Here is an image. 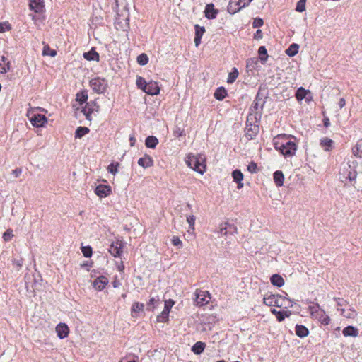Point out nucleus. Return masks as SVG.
<instances>
[{
	"label": "nucleus",
	"mask_w": 362,
	"mask_h": 362,
	"mask_svg": "<svg viewBox=\"0 0 362 362\" xmlns=\"http://www.w3.org/2000/svg\"><path fill=\"white\" fill-rule=\"evenodd\" d=\"M292 306L293 302L290 299L283 297L281 295H278L276 307L287 309Z\"/></svg>",
	"instance_id": "18"
},
{
	"label": "nucleus",
	"mask_w": 362,
	"mask_h": 362,
	"mask_svg": "<svg viewBox=\"0 0 362 362\" xmlns=\"http://www.w3.org/2000/svg\"><path fill=\"white\" fill-rule=\"evenodd\" d=\"M13 264L16 265L18 267H21L23 265V259H15L13 260Z\"/></svg>",
	"instance_id": "64"
},
{
	"label": "nucleus",
	"mask_w": 362,
	"mask_h": 362,
	"mask_svg": "<svg viewBox=\"0 0 362 362\" xmlns=\"http://www.w3.org/2000/svg\"><path fill=\"white\" fill-rule=\"evenodd\" d=\"M137 62L139 64H140L141 66H144V65L147 64L148 62V56L144 53L141 54L140 55H139L137 57Z\"/></svg>",
	"instance_id": "44"
},
{
	"label": "nucleus",
	"mask_w": 362,
	"mask_h": 362,
	"mask_svg": "<svg viewBox=\"0 0 362 362\" xmlns=\"http://www.w3.org/2000/svg\"><path fill=\"white\" fill-rule=\"evenodd\" d=\"M308 310L311 317L317 320L322 325H328L329 324V317L317 303L310 305Z\"/></svg>",
	"instance_id": "3"
},
{
	"label": "nucleus",
	"mask_w": 362,
	"mask_h": 362,
	"mask_svg": "<svg viewBox=\"0 0 362 362\" xmlns=\"http://www.w3.org/2000/svg\"><path fill=\"white\" fill-rule=\"evenodd\" d=\"M306 0H300L296 6V10L298 12H303L305 10Z\"/></svg>",
	"instance_id": "49"
},
{
	"label": "nucleus",
	"mask_w": 362,
	"mask_h": 362,
	"mask_svg": "<svg viewBox=\"0 0 362 362\" xmlns=\"http://www.w3.org/2000/svg\"><path fill=\"white\" fill-rule=\"evenodd\" d=\"M355 163L356 162H352L353 165L347 163L346 166H345L342 172H341V174L349 181H354L356 178V172L354 169H352V167L355 168Z\"/></svg>",
	"instance_id": "7"
},
{
	"label": "nucleus",
	"mask_w": 362,
	"mask_h": 362,
	"mask_svg": "<svg viewBox=\"0 0 362 362\" xmlns=\"http://www.w3.org/2000/svg\"><path fill=\"white\" fill-rule=\"evenodd\" d=\"M308 91L304 89L303 87H300L298 88L296 93V98L298 101H301L306 96Z\"/></svg>",
	"instance_id": "38"
},
{
	"label": "nucleus",
	"mask_w": 362,
	"mask_h": 362,
	"mask_svg": "<svg viewBox=\"0 0 362 362\" xmlns=\"http://www.w3.org/2000/svg\"><path fill=\"white\" fill-rule=\"evenodd\" d=\"M337 310H340L341 315L347 319H354L357 315L356 312L352 309L346 310L344 308H338Z\"/></svg>",
	"instance_id": "30"
},
{
	"label": "nucleus",
	"mask_w": 362,
	"mask_h": 362,
	"mask_svg": "<svg viewBox=\"0 0 362 362\" xmlns=\"http://www.w3.org/2000/svg\"><path fill=\"white\" fill-rule=\"evenodd\" d=\"M195 36L202 37L203 34L205 33V28L203 26H199V25H195Z\"/></svg>",
	"instance_id": "47"
},
{
	"label": "nucleus",
	"mask_w": 362,
	"mask_h": 362,
	"mask_svg": "<svg viewBox=\"0 0 362 362\" xmlns=\"http://www.w3.org/2000/svg\"><path fill=\"white\" fill-rule=\"evenodd\" d=\"M172 243L174 246L181 248L182 247V243L177 236H173L172 238Z\"/></svg>",
	"instance_id": "52"
},
{
	"label": "nucleus",
	"mask_w": 362,
	"mask_h": 362,
	"mask_svg": "<svg viewBox=\"0 0 362 362\" xmlns=\"http://www.w3.org/2000/svg\"><path fill=\"white\" fill-rule=\"evenodd\" d=\"M247 170L251 173H256L257 171V165L255 162H250L247 165Z\"/></svg>",
	"instance_id": "51"
},
{
	"label": "nucleus",
	"mask_w": 362,
	"mask_h": 362,
	"mask_svg": "<svg viewBox=\"0 0 362 362\" xmlns=\"http://www.w3.org/2000/svg\"><path fill=\"white\" fill-rule=\"evenodd\" d=\"M204 13L208 19H214L218 13V10L214 8L213 4H209L205 7Z\"/></svg>",
	"instance_id": "21"
},
{
	"label": "nucleus",
	"mask_w": 362,
	"mask_h": 362,
	"mask_svg": "<svg viewBox=\"0 0 362 362\" xmlns=\"http://www.w3.org/2000/svg\"><path fill=\"white\" fill-rule=\"evenodd\" d=\"M144 91L148 95H155L159 93L160 89L156 82L150 81L147 83Z\"/></svg>",
	"instance_id": "16"
},
{
	"label": "nucleus",
	"mask_w": 362,
	"mask_h": 362,
	"mask_svg": "<svg viewBox=\"0 0 362 362\" xmlns=\"http://www.w3.org/2000/svg\"><path fill=\"white\" fill-rule=\"evenodd\" d=\"M158 144V139L154 136H148L145 141V145L148 148H155Z\"/></svg>",
	"instance_id": "31"
},
{
	"label": "nucleus",
	"mask_w": 362,
	"mask_h": 362,
	"mask_svg": "<svg viewBox=\"0 0 362 362\" xmlns=\"http://www.w3.org/2000/svg\"><path fill=\"white\" fill-rule=\"evenodd\" d=\"M205 348V344L202 341H198L194 344V345L192 346V351L195 354H200L202 353Z\"/></svg>",
	"instance_id": "35"
},
{
	"label": "nucleus",
	"mask_w": 362,
	"mask_h": 362,
	"mask_svg": "<svg viewBox=\"0 0 362 362\" xmlns=\"http://www.w3.org/2000/svg\"><path fill=\"white\" fill-rule=\"evenodd\" d=\"M29 7L35 13H42L45 10L44 0H30Z\"/></svg>",
	"instance_id": "13"
},
{
	"label": "nucleus",
	"mask_w": 362,
	"mask_h": 362,
	"mask_svg": "<svg viewBox=\"0 0 362 362\" xmlns=\"http://www.w3.org/2000/svg\"><path fill=\"white\" fill-rule=\"evenodd\" d=\"M108 284V279L103 276L98 277L93 281V287L98 291H102Z\"/></svg>",
	"instance_id": "19"
},
{
	"label": "nucleus",
	"mask_w": 362,
	"mask_h": 362,
	"mask_svg": "<svg viewBox=\"0 0 362 362\" xmlns=\"http://www.w3.org/2000/svg\"><path fill=\"white\" fill-rule=\"evenodd\" d=\"M260 60L264 63L267 59V51L265 47L261 46L258 49Z\"/></svg>",
	"instance_id": "40"
},
{
	"label": "nucleus",
	"mask_w": 362,
	"mask_h": 362,
	"mask_svg": "<svg viewBox=\"0 0 362 362\" xmlns=\"http://www.w3.org/2000/svg\"><path fill=\"white\" fill-rule=\"evenodd\" d=\"M335 300L337 301V305L339 307L343 306L344 305V303H346L345 300H344L343 299H341L339 298H335Z\"/></svg>",
	"instance_id": "63"
},
{
	"label": "nucleus",
	"mask_w": 362,
	"mask_h": 362,
	"mask_svg": "<svg viewBox=\"0 0 362 362\" xmlns=\"http://www.w3.org/2000/svg\"><path fill=\"white\" fill-rule=\"evenodd\" d=\"M157 301L155 300L154 298H151L150 300H149V302L148 303V305H147V308L148 310H153L154 308V304L156 303Z\"/></svg>",
	"instance_id": "60"
},
{
	"label": "nucleus",
	"mask_w": 362,
	"mask_h": 362,
	"mask_svg": "<svg viewBox=\"0 0 362 362\" xmlns=\"http://www.w3.org/2000/svg\"><path fill=\"white\" fill-rule=\"evenodd\" d=\"M11 69V63L8 62L4 66H0V73L5 74Z\"/></svg>",
	"instance_id": "56"
},
{
	"label": "nucleus",
	"mask_w": 362,
	"mask_h": 362,
	"mask_svg": "<svg viewBox=\"0 0 362 362\" xmlns=\"http://www.w3.org/2000/svg\"><path fill=\"white\" fill-rule=\"evenodd\" d=\"M136 83L139 88H141L144 90V89L146 88L148 83H146V81L143 77L137 76Z\"/></svg>",
	"instance_id": "45"
},
{
	"label": "nucleus",
	"mask_w": 362,
	"mask_h": 362,
	"mask_svg": "<svg viewBox=\"0 0 362 362\" xmlns=\"http://www.w3.org/2000/svg\"><path fill=\"white\" fill-rule=\"evenodd\" d=\"M99 108V105L94 102L87 103L86 106L83 108L82 112L86 116V119L90 121L91 115L95 112H98Z\"/></svg>",
	"instance_id": "10"
},
{
	"label": "nucleus",
	"mask_w": 362,
	"mask_h": 362,
	"mask_svg": "<svg viewBox=\"0 0 362 362\" xmlns=\"http://www.w3.org/2000/svg\"><path fill=\"white\" fill-rule=\"evenodd\" d=\"M83 57L88 61H99V54L93 49L89 52H85L83 54Z\"/></svg>",
	"instance_id": "32"
},
{
	"label": "nucleus",
	"mask_w": 362,
	"mask_h": 362,
	"mask_svg": "<svg viewBox=\"0 0 362 362\" xmlns=\"http://www.w3.org/2000/svg\"><path fill=\"white\" fill-rule=\"evenodd\" d=\"M90 86L93 91L97 93H103L107 88V83L104 78H95L90 81Z\"/></svg>",
	"instance_id": "6"
},
{
	"label": "nucleus",
	"mask_w": 362,
	"mask_h": 362,
	"mask_svg": "<svg viewBox=\"0 0 362 362\" xmlns=\"http://www.w3.org/2000/svg\"><path fill=\"white\" fill-rule=\"evenodd\" d=\"M186 163L190 168L202 175L205 172V158L202 154H189L186 158Z\"/></svg>",
	"instance_id": "2"
},
{
	"label": "nucleus",
	"mask_w": 362,
	"mask_h": 362,
	"mask_svg": "<svg viewBox=\"0 0 362 362\" xmlns=\"http://www.w3.org/2000/svg\"><path fill=\"white\" fill-rule=\"evenodd\" d=\"M88 99V94L86 91H81L76 94V100L78 101L80 104H83L85 103Z\"/></svg>",
	"instance_id": "39"
},
{
	"label": "nucleus",
	"mask_w": 362,
	"mask_h": 362,
	"mask_svg": "<svg viewBox=\"0 0 362 362\" xmlns=\"http://www.w3.org/2000/svg\"><path fill=\"white\" fill-rule=\"evenodd\" d=\"M259 126L257 125V124H250V125L247 124V127L245 129V137L248 139V140H251V139H253L256 135L258 134L259 132Z\"/></svg>",
	"instance_id": "14"
},
{
	"label": "nucleus",
	"mask_w": 362,
	"mask_h": 362,
	"mask_svg": "<svg viewBox=\"0 0 362 362\" xmlns=\"http://www.w3.org/2000/svg\"><path fill=\"white\" fill-rule=\"evenodd\" d=\"M235 231V229L232 225L227 223H224L220 225L217 233L221 235H227L228 234H233Z\"/></svg>",
	"instance_id": "15"
},
{
	"label": "nucleus",
	"mask_w": 362,
	"mask_h": 362,
	"mask_svg": "<svg viewBox=\"0 0 362 362\" xmlns=\"http://www.w3.org/2000/svg\"><path fill=\"white\" fill-rule=\"evenodd\" d=\"M118 165H119V163H117L116 165H114L113 163H112L108 165L107 170L110 173H112L113 175H115L117 173Z\"/></svg>",
	"instance_id": "54"
},
{
	"label": "nucleus",
	"mask_w": 362,
	"mask_h": 362,
	"mask_svg": "<svg viewBox=\"0 0 362 362\" xmlns=\"http://www.w3.org/2000/svg\"><path fill=\"white\" fill-rule=\"evenodd\" d=\"M271 283L277 287H281L284 285V280L281 276L279 274H273L271 276Z\"/></svg>",
	"instance_id": "29"
},
{
	"label": "nucleus",
	"mask_w": 362,
	"mask_h": 362,
	"mask_svg": "<svg viewBox=\"0 0 362 362\" xmlns=\"http://www.w3.org/2000/svg\"><path fill=\"white\" fill-rule=\"evenodd\" d=\"M238 69L236 68H233V70L232 72H230L229 74H228V79H227V82L228 83H233L236 78H238Z\"/></svg>",
	"instance_id": "41"
},
{
	"label": "nucleus",
	"mask_w": 362,
	"mask_h": 362,
	"mask_svg": "<svg viewBox=\"0 0 362 362\" xmlns=\"http://www.w3.org/2000/svg\"><path fill=\"white\" fill-rule=\"evenodd\" d=\"M56 332L59 338L64 339L68 336L69 329L66 324L60 323L56 327Z\"/></svg>",
	"instance_id": "20"
},
{
	"label": "nucleus",
	"mask_w": 362,
	"mask_h": 362,
	"mask_svg": "<svg viewBox=\"0 0 362 362\" xmlns=\"http://www.w3.org/2000/svg\"><path fill=\"white\" fill-rule=\"evenodd\" d=\"M110 188L106 185H99L96 187L95 192L100 197H106L109 195Z\"/></svg>",
	"instance_id": "25"
},
{
	"label": "nucleus",
	"mask_w": 362,
	"mask_h": 362,
	"mask_svg": "<svg viewBox=\"0 0 362 362\" xmlns=\"http://www.w3.org/2000/svg\"><path fill=\"white\" fill-rule=\"evenodd\" d=\"M138 164L144 168H147L153 165V160L151 156L145 155L144 157L139 159Z\"/></svg>",
	"instance_id": "23"
},
{
	"label": "nucleus",
	"mask_w": 362,
	"mask_h": 362,
	"mask_svg": "<svg viewBox=\"0 0 362 362\" xmlns=\"http://www.w3.org/2000/svg\"><path fill=\"white\" fill-rule=\"evenodd\" d=\"M279 294H272L267 293L264 295L263 298V303L267 306H276L277 304V297Z\"/></svg>",
	"instance_id": "17"
},
{
	"label": "nucleus",
	"mask_w": 362,
	"mask_h": 362,
	"mask_svg": "<svg viewBox=\"0 0 362 362\" xmlns=\"http://www.w3.org/2000/svg\"><path fill=\"white\" fill-rule=\"evenodd\" d=\"M174 303H175V302L173 300L170 299L168 300H165L164 310H165L166 311L170 312V310L171 309V308L173 307Z\"/></svg>",
	"instance_id": "57"
},
{
	"label": "nucleus",
	"mask_w": 362,
	"mask_h": 362,
	"mask_svg": "<svg viewBox=\"0 0 362 362\" xmlns=\"http://www.w3.org/2000/svg\"><path fill=\"white\" fill-rule=\"evenodd\" d=\"M22 173V170L21 168H16L12 171V174L16 177H18Z\"/></svg>",
	"instance_id": "62"
},
{
	"label": "nucleus",
	"mask_w": 362,
	"mask_h": 362,
	"mask_svg": "<svg viewBox=\"0 0 362 362\" xmlns=\"http://www.w3.org/2000/svg\"><path fill=\"white\" fill-rule=\"evenodd\" d=\"M187 223L189 225V228H192V229H194V223H195V217H194V216H193V215L188 216L187 217Z\"/></svg>",
	"instance_id": "55"
},
{
	"label": "nucleus",
	"mask_w": 362,
	"mask_h": 362,
	"mask_svg": "<svg viewBox=\"0 0 362 362\" xmlns=\"http://www.w3.org/2000/svg\"><path fill=\"white\" fill-rule=\"evenodd\" d=\"M184 134V130L180 127H177L174 130V136L176 137H180Z\"/></svg>",
	"instance_id": "59"
},
{
	"label": "nucleus",
	"mask_w": 362,
	"mask_h": 362,
	"mask_svg": "<svg viewBox=\"0 0 362 362\" xmlns=\"http://www.w3.org/2000/svg\"><path fill=\"white\" fill-rule=\"evenodd\" d=\"M295 332L296 334L300 338L305 337L309 334L308 328L305 326L301 325H296L295 327Z\"/></svg>",
	"instance_id": "27"
},
{
	"label": "nucleus",
	"mask_w": 362,
	"mask_h": 362,
	"mask_svg": "<svg viewBox=\"0 0 362 362\" xmlns=\"http://www.w3.org/2000/svg\"><path fill=\"white\" fill-rule=\"evenodd\" d=\"M298 49L299 45L296 43H293L286 50V53L289 57H293L298 52Z\"/></svg>",
	"instance_id": "34"
},
{
	"label": "nucleus",
	"mask_w": 362,
	"mask_h": 362,
	"mask_svg": "<svg viewBox=\"0 0 362 362\" xmlns=\"http://www.w3.org/2000/svg\"><path fill=\"white\" fill-rule=\"evenodd\" d=\"M291 312L289 310H282L279 313H277L276 318L279 322L283 321L286 317H288L291 315Z\"/></svg>",
	"instance_id": "42"
},
{
	"label": "nucleus",
	"mask_w": 362,
	"mask_h": 362,
	"mask_svg": "<svg viewBox=\"0 0 362 362\" xmlns=\"http://www.w3.org/2000/svg\"><path fill=\"white\" fill-rule=\"evenodd\" d=\"M57 54V52L54 49H51L49 45H45L42 50L43 56H51L54 57Z\"/></svg>",
	"instance_id": "43"
},
{
	"label": "nucleus",
	"mask_w": 362,
	"mask_h": 362,
	"mask_svg": "<svg viewBox=\"0 0 362 362\" xmlns=\"http://www.w3.org/2000/svg\"><path fill=\"white\" fill-rule=\"evenodd\" d=\"M226 95H227V93H226V90H225V88L223 87H220L216 89V90L215 91V93L214 94V96L216 99H217L218 100H222L223 99L225 98Z\"/></svg>",
	"instance_id": "33"
},
{
	"label": "nucleus",
	"mask_w": 362,
	"mask_h": 362,
	"mask_svg": "<svg viewBox=\"0 0 362 362\" xmlns=\"http://www.w3.org/2000/svg\"><path fill=\"white\" fill-rule=\"evenodd\" d=\"M13 237L12 230H7L3 235V238L5 241H8Z\"/></svg>",
	"instance_id": "58"
},
{
	"label": "nucleus",
	"mask_w": 362,
	"mask_h": 362,
	"mask_svg": "<svg viewBox=\"0 0 362 362\" xmlns=\"http://www.w3.org/2000/svg\"><path fill=\"white\" fill-rule=\"evenodd\" d=\"M320 146L326 151H329L334 148V141L327 137L320 139Z\"/></svg>",
	"instance_id": "24"
},
{
	"label": "nucleus",
	"mask_w": 362,
	"mask_h": 362,
	"mask_svg": "<svg viewBox=\"0 0 362 362\" xmlns=\"http://www.w3.org/2000/svg\"><path fill=\"white\" fill-rule=\"evenodd\" d=\"M353 154L358 158H362V151H361V146L357 144L353 148Z\"/></svg>",
	"instance_id": "50"
},
{
	"label": "nucleus",
	"mask_w": 362,
	"mask_h": 362,
	"mask_svg": "<svg viewBox=\"0 0 362 362\" xmlns=\"http://www.w3.org/2000/svg\"><path fill=\"white\" fill-rule=\"evenodd\" d=\"M144 308V304L139 303H134L132 305V310L133 312L137 313L142 310Z\"/></svg>",
	"instance_id": "53"
},
{
	"label": "nucleus",
	"mask_w": 362,
	"mask_h": 362,
	"mask_svg": "<svg viewBox=\"0 0 362 362\" xmlns=\"http://www.w3.org/2000/svg\"><path fill=\"white\" fill-rule=\"evenodd\" d=\"M232 177L235 182L238 183V188L241 189L243 187L242 180H243V175L240 170H235L232 173Z\"/></svg>",
	"instance_id": "26"
},
{
	"label": "nucleus",
	"mask_w": 362,
	"mask_h": 362,
	"mask_svg": "<svg viewBox=\"0 0 362 362\" xmlns=\"http://www.w3.org/2000/svg\"><path fill=\"white\" fill-rule=\"evenodd\" d=\"M89 129L86 127H79L76 129V131L75 132V137L81 139L84 135L87 134L89 132Z\"/></svg>",
	"instance_id": "36"
},
{
	"label": "nucleus",
	"mask_w": 362,
	"mask_h": 362,
	"mask_svg": "<svg viewBox=\"0 0 362 362\" xmlns=\"http://www.w3.org/2000/svg\"><path fill=\"white\" fill-rule=\"evenodd\" d=\"M274 181L277 187H281L284 182V175L281 170H276L274 173Z\"/></svg>",
	"instance_id": "28"
},
{
	"label": "nucleus",
	"mask_w": 362,
	"mask_h": 362,
	"mask_svg": "<svg viewBox=\"0 0 362 362\" xmlns=\"http://www.w3.org/2000/svg\"><path fill=\"white\" fill-rule=\"evenodd\" d=\"M117 16L115 21V26L117 30H126L129 28V13L127 11H124L122 13V18H121L119 13L117 14Z\"/></svg>",
	"instance_id": "5"
},
{
	"label": "nucleus",
	"mask_w": 362,
	"mask_h": 362,
	"mask_svg": "<svg viewBox=\"0 0 362 362\" xmlns=\"http://www.w3.org/2000/svg\"><path fill=\"white\" fill-rule=\"evenodd\" d=\"M252 0H230L229 8L233 13L239 11L242 8L246 7Z\"/></svg>",
	"instance_id": "9"
},
{
	"label": "nucleus",
	"mask_w": 362,
	"mask_h": 362,
	"mask_svg": "<svg viewBox=\"0 0 362 362\" xmlns=\"http://www.w3.org/2000/svg\"><path fill=\"white\" fill-rule=\"evenodd\" d=\"M30 121L34 127H42L47 122V119L43 115L34 114L30 117Z\"/></svg>",
	"instance_id": "11"
},
{
	"label": "nucleus",
	"mask_w": 362,
	"mask_h": 362,
	"mask_svg": "<svg viewBox=\"0 0 362 362\" xmlns=\"http://www.w3.org/2000/svg\"><path fill=\"white\" fill-rule=\"evenodd\" d=\"M169 312L163 310L162 313L158 315L157 320L160 322H165L168 320Z\"/></svg>",
	"instance_id": "46"
},
{
	"label": "nucleus",
	"mask_w": 362,
	"mask_h": 362,
	"mask_svg": "<svg viewBox=\"0 0 362 362\" xmlns=\"http://www.w3.org/2000/svg\"><path fill=\"white\" fill-rule=\"evenodd\" d=\"M196 303L199 305H203L209 303L211 297L207 291L197 290L195 292Z\"/></svg>",
	"instance_id": "8"
},
{
	"label": "nucleus",
	"mask_w": 362,
	"mask_h": 362,
	"mask_svg": "<svg viewBox=\"0 0 362 362\" xmlns=\"http://www.w3.org/2000/svg\"><path fill=\"white\" fill-rule=\"evenodd\" d=\"M358 329L353 326H347L342 330V334L344 337H356L358 335Z\"/></svg>",
	"instance_id": "22"
},
{
	"label": "nucleus",
	"mask_w": 362,
	"mask_h": 362,
	"mask_svg": "<svg viewBox=\"0 0 362 362\" xmlns=\"http://www.w3.org/2000/svg\"><path fill=\"white\" fill-rule=\"evenodd\" d=\"M258 62L257 59L255 58H250L247 60L246 64V68L247 71H252L254 69H255V66Z\"/></svg>",
	"instance_id": "37"
},
{
	"label": "nucleus",
	"mask_w": 362,
	"mask_h": 362,
	"mask_svg": "<svg viewBox=\"0 0 362 362\" xmlns=\"http://www.w3.org/2000/svg\"><path fill=\"white\" fill-rule=\"evenodd\" d=\"M263 25V20L261 18H255L253 22V26L255 28L260 27Z\"/></svg>",
	"instance_id": "61"
},
{
	"label": "nucleus",
	"mask_w": 362,
	"mask_h": 362,
	"mask_svg": "<svg viewBox=\"0 0 362 362\" xmlns=\"http://www.w3.org/2000/svg\"><path fill=\"white\" fill-rule=\"evenodd\" d=\"M288 136L279 135L275 141V148L279 151L284 156L291 157L296 154L297 144L295 141L288 139Z\"/></svg>",
	"instance_id": "1"
},
{
	"label": "nucleus",
	"mask_w": 362,
	"mask_h": 362,
	"mask_svg": "<svg viewBox=\"0 0 362 362\" xmlns=\"http://www.w3.org/2000/svg\"><path fill=\"white\" fill-rule=\"evenodd\" d=\"M81 250L83 256L86 257H90L92 255V248L90 246L82 247Z\"/></svg>",
	"instance_id": "48"
},
{
	"label": "nucleus",
	"mask_w": 362,
	"mask_h": 362,
	"mask_svg": "<svg viewBox=\"0 0 362 362\" xmlns=\"http://www.w3.org/2000/svg\"><path fill=\"white\" fill-rule=\"evenodd\" d=\"M123 244L120 240L112 243L109 248L110 253L115 257H120L122 253Z\"/></svg>",
	"instance_id": "12"
},
{
	"label": "nucleus",
	"mask_w": 362,
	"mask_h": 362,
	"mask_svg": "<svg viewBox=\"0 0 362 362\" xmlns=\"http://www.w3.org/2000/svg\"><path fill=\"white\" fill-rule=\"evenodd\" d=\"M264 101L259 96V95L257 94L250 107V112L247 116V121L249 119L252 120L253 118L256 121L260 119L261 115H262V109L264 107Z\"/></svg>",
	"instance_id": "4"
}]
</instances>
